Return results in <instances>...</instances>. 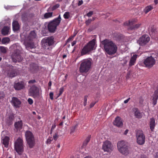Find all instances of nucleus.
Returning <instances> with one entry per match:
<instances>
[{
	"label": "nucleus",
	"mask_w": 158,
	"mask_h": 158,
	"mask_svg": "<svg viewBox=\"0 0 158 158\" xmlns=\"http://www.w3.org/2000/svg\"><path fill=\"white\" fill-rule=\"evenodd\" d=\"M35 82H36V81L35 80H30L28 81V83L29 84H33V83H34Z\"/></svg>",
	"instance_id": "44"
},
{
	"label": "nucleus",
	"mask_w": 158,
	"mask_h": 158,
	"mask_svg": "<svg viewBox=\"0 0 158 158\" xmlns=\"http://www.w3.org/2000/svg\"><path fill=\"white\" fill-rule=\"evenodd\" d=\"M158 98V89L155 91L154 94L153 95V104L154 106L155 105L157 102Z\"/></svg>",
	"instance_id": "23"
},
{
	"label": "nucleus",
	"mask_w": 158,
	"mask_h": 158,
	"mask_svg": "<svg viewBox=\"0 0 158 158\" xmlns=\"http://www.w3.org/2000/svg\"><path fill=\"white\" fill-rule=\"evenodd\" d=\"M113 124L118 127H121L123 125L122 120L120 117L117 116L115 118Z\"/></svg>",
	"instance_id": "19"
},
{
	"label": "nucleus",
	"mask_w": 158,
	"mask_h": 158,
	"mask_svg": "<svg viewBox=\"0 0 158 158\" xmlns=\"http://www.w3.org/2000/svg\"><path fill=\"white\" fill-rule=\"evenodd\" d=\"M41 42L42 48L46 50H50V46L54 43V38L52 36L45 37L42 40Z\"/></svg>",
	"instance_id": "7"
},
{
	"label": "nucleus",
	"mask_w": 158,
	"mask_h": 158,
	"mask_svg": "<svg viewBox=\"0 0 158 158\" xmlns=\"http://www.w3.org/2000/svg\"><path fill=\"white\" fill-rule=\"evenodd\" d=\"M102 44L103 45L105 52L109 55L115 54L117 51L116 45L112 41L105 39L102 41Z\"/></svg>",
	"instance_id": "2"
},
{
	"label": "nucleus",
	"mask_w": 158,
	"mask_h": 158,
	"mask_svg": "<svg viewBox=\"0 0 158 158\" xmlns=\"http://www.w3.org/2000/svg\"><path fill=\"white\" fill-rule=\"evenodd\" d=\"M67 56V55L65 54L63 55L62 57L63 59L65 58Z\"/></svg>",
	"instance_id": "57"
},
{
	"label": "nucleus",
	"mask_w": 158,
	"mask_h": 158,
	"mask_svg": "<svg viewBox=\"0 0 158 158\" xmlns=\"http://www.w3.org/2000/svg\"><path fill=\"white\" fill-rule=\"evenodd\" d=\"M58 135H57L56 134L54 135L53 136V138L54 140H56L58 138Z\"/></svg>",
	"instance_id": "43"
},
{
	"label": "nucleus",
	"mask_w": 158,
	"mask_h": 158,
	"mask_svg": "<svg viewBox=\"0 0 158 158\" xmlns=\"http://www.w3.org/2000/svg\"><path fill=\"white\" fill-rule=\"evenodd\" d=\"M150 38L147 35H144L140 37L137 41V43L141 46L145 45L150 40Z\"/></svg>",
	"instance_id": "16"
},
{
	"label": "nucleus",
	"mask_w": 158,
	"mask_h": 158,
	"mask_svg": "<svg viewBox=\"0 0 158 158\" xmlns=\"http://www.w3.org/2000/svg\"><path fill=\"white\" fill-rule=\"evenodd\" d=\"M139 56L138 55H134L131 58L129 63V66H131L135 64L136 60V59Z\"/></svg>",
	"instance_id": "22"
},
{
	"label": "nucleus",
	"mask_w": 158,
	"mask_h": 158,
	"mask_svg": "<svg viewBox=\"0 0 158 158\" xmlns=\"http://www.w3.org/2000/svg\"><path fill=\"white\" fill-rule=\"evenodd\" d=\"M13 30L14 31H17L19 30V26L18 22L14 21L12 23Z\"/></svg>",
	"instance_id": "27"
},
{
	"label": "nucleus",
	"mask_w": 158,
	"mask_h": 158,
	"mask_svg": "<svg viewBox=\"0 0 158 158\" xmlns=\"http://www.w3.org/2000/svg\"><path fill=\"white\" fill-rule=\"evenodd\" d=\"M132 111L134 112V115L135 118H140L142 117V115L138 108H134L132 109Z\"/></svg>",
	"instance_id": "21"
},
{
	"label": "nucleus",
	"mask_w": 158,
	"mask_h": 158,
	"mask_svg": "<svg viewBox=\"0 0 158 158\" xmlns=\"http://www.w3.org/2000/svg\"><path fill=\"white\" fill-rule=\"evenodd\" d=\"M15 148L16 152L19 155L22 154L24 151L23 141L21 138H19L14 143Z\"/></svg>",
	"instance_id": "9"
},
{
	"label": "nucleus",
	"mask_w": 158,
	"mask_h": 158,
	"mask_svg": "<svg viewBox=\"0 0 158 158\" xmlns=\"http://www.w3.org/2000/svg\"><path fill=\"white\" fill-rule=\"evenodd\" d=\"M86 104H87V102H85V101H84V105L85 106L86 105Z\"/></svg>",
	"instance_id": "63"
},
{
	"label": "nucleus",
	"mask_w": 158,
	"mask_h": 158,
	"mask_svg": "<svg viewBox=\"0 0 158 158\" xmlns=\"http://www.w3.org/2000/svg\"><path fill=\"white\" fill-rule=\"evenodd\" d=\"M117 146L118 150L123 154L127 155L129 153L128 147L124 141L121 140L118 142Z\"/></svg>",
	"instance_id": "8"
},
{
	"label": "nucleus",
	"mask_w": 158,
	"mask_h": 158,
	"mask_svg": "<svg viewBox=\"0 0 158 158\" xmlns=\"http://www.w3.org/2000/svg\"><path fill=\"white\" fill-rule=\"evenodd\" d=\"M87 97H88V96H85L84 97V101H85V102L87 101Z\"/></svg>",
	"instance_id": "55"
},
{
	"label": "nucleus",
	"mask_w": 158,
	"mask_h": 158,
	"mask_svg": "<svg viewBox=\"0 0 158 158\" xmlns=\"http://www.w3.org/2000/svg\"><path fill=\"white\" fill-rule=\"evenodd\" d=\"M128 130L127 129L125 130L124 132V134L125 135H126L127 134V133L128 132Z\"/></svg>",
	"instance_id": "56"
},
{
	"label": "nucleus",
	"mask_w": 158,
	"mask_h": 158,
	"mask_svg": "<svg viewBox=\"0 0 158 158\" xmlns=\"http://www.w3.org/2000/svg\"><path fill=\"white\" fill-rule=\"evenodd\" d=\"M49 96L51 99L52 100L53 99V93L52 92H50Z\"/></svg>",
	"instance_id": "41"
},
{
	"label": "nucleus",
	"mask_w": 158,
	"mask_h": 158,
	"mask_svg": "<svg viewBox=\"0 0 158 158\" xmlns=\"http://www.w3.org/2000/svg\"><path fill=\"white\" fill-rule=\"evenodd\" d=\"M26 85V84L23 81H21L14 84V88L15 90H19L22 89H23Z\"/></svg>",
	"instance_id": "18"
},
{
	"label": "nucleus",
	"mask_w": 158,
	"mask_h": 158,
	"mask_svg": "<svg viewBox=\"0 0 158 158\" xmlns=\"http://www.w3.org/2000/svg\"><path fill=\"white\" fill-rule=\"evenodd\" d=\"M93 13V11H90L87 14V16L89 17H90L92 15Z\"/></svg>",
	"instance_id": "39"
},
{
	"label": "nucleus",
	"mask_w": 158,
	"mask_h": 158,
	"mask_svg": "<svg viewBox=\"0 0 158 158\" xmlns=\"http://www.w3.org/2000/svg\"><path fill=\"white\" fill-rule=\"evenodd\" d=\"M90 136H89L86 138V139H85V140L84 142H88V143L89 142V141H90Z\"/></svg>",
	"instance_id": "42"
},
{
	"label": "nucleus",
	"mask_w": 158,
	"mask_h": 158,
	"mask_svg": "<svg viewBox=\"0 0 158 158\" xmlns=\"http://www.w3.org/2000/svg\"><path fill=\"white\" fill-rule=\"evenodd\" d=\"M10 41V39L8 37H5L3 38L1 41L2 44H6L8 43Z\"/></svg>",
	"instance_id": "32"
},
{
	"label": "nucleus",
	"mask_w": 158,
	"mask_h": 158,
	"mask_svg": "<svg viewBox=\"0 0 158 158\" xmlns=\"http://www.w3.org/2000/svg\"><path fill=\"white\" fill-rule=\"evenodd\" d=\"M154 2L156 4H157L158 2V1L157 0H155Z\"/></svg>",
	"instance_id": "61"
},
{
	"label": "nucleus",
	"mask_w": 158,
	"mask_h": 158,
	"mask_svg": "<svg viewBox=\"0 0 158 158\" xmlns=\"http://www.w3.org/2000/svg\"><path fill=\"white\" fill-rule=\"evenodd\" d=\"M52 139H53L52 137H49L46 142V143L50 144Z\"/></svg>",
	"instance_id": "36"
},
{
	"label": "nucleus",
	"mask_w": 158,
	"mask_h": 158,
	"mask_svg": "<svg viewBox=\"0 0 158 158\" xmlns=\"http://www.w3.org/2000/svg\"><path fill=\"white\" fill-rule=\"evenodd\" d=\"M155 121L154 118H151L150 121V128L151 131H152L155 126Z\"/></svg>",
	"instance_id": "24"
},
{
	"label": "nucleus",
	"mask_w": 158,
	"mask_h": 158,
	"mask_svg": "<svg viewBox=\"0 0 158 158\" xmlns=\"http://www.w3.org/2000/svg\"><path fill=\"white\" fill-rule=\"evenodd\" d=\"M153 8L152 6L149 5L145 7L143 11L145 14H146L149 11L153 9Z\"/></svg>",
	"instance_id": "31"
},
{
	"label": "nucleus",
	"mask_w": 158,
	"mask_h": 158,
	"mask_svg": "<svg viewBox=\"0 0 158 158\" xmlns=\"http://www.w3.org/2000/svg\"><path fill=\"white\" fill-rule=\"evenodd\" d=\"M88 143V142H85L84 141L83 144V147L87 145Z\"/></svg>",
	"instance_id": "54"
},
{
	"label": "nucleus",
	"mask_w": 158,
	"mask_h": 158,
	"mask_svg": "<svg viewBox=\"0 0 158 158\" xmlns=\"http://www.w3.org/2000/svg\"><path fill=\"white\" fill-rule=\"evenodd\" d=\"M64 90V89L63 87L60 88L59 89V93L58 97L60 96L63 93Z\"/></svg>",
	"instance_id": "38"
},
{
	"label": "nucleus",
	"mask_w": 158,
	"mask_h": 158,
	"mask_svg": "<svg viewBox=\"0 0 158 158\" xmlns=\"http://www.w3.org/2000/svg\"><path fill=\"white\" fill-rule=\"evenodd\" d=\"M9 139V138L7 136H5L3 138H2V143L5 147L7 148L8 147Z\"/></svg>",
	"instance_id": "26"
},
{
	"label": "nucleus",
	"mask_w": 158,
	"mask_h": 158,
	"mask_svg": "<svg viewBox=\"0 0 158 158\" xmlns=\"http://www.w3.org/2000/svg\"><path fill=\"white\" fill-rule=\"evenodd\" d=\"M94 18H93L92 19H89L85 21V23L87 25H88L92 21H94Z\"/></svg>",
	"instance_id": "35"
},
{
	"label": "nucleus",
	"mask_w": 158,
	"mask_h": 158,
	"mask_svg": "<svg viewBox=\"0 0 158 158\" xmlns=\"http://www.w3.org/2000/svg\"><path fill=\"white\" fill-rule=\"evenodd\" d=\"M29 94L34 98H38L39 96V88L35 86H32L29 90Z\"/></svg>",
	"instance_id": "14"
},
{
	"label": "nucleus",
	"mask_w": 158,
	"mask_h": 158,
	"mask_svg": "<svg viewBox=\"0 0 158 158\" xmlns=\"http://www.w3.org/2000/svg\"><path fill=\"white\" fill-rule=\"evenodd\" d=\"M156 158H158V152L156 153Z\"/></svg>",
	"instance_id": "59"
},
{
	"label": "nucleus",
	"mask_w": 158,
	"mask_h": 158,
	"mask_svg": "<svg viewBox=\"0 0 158 158\" xmlns=\"http://www.w3.org/2000/svg\"><path fill=\"white\" fill-rule=\"evenodd\" d=\"M15 128L18 130H20L22 129L23 126V123L22 120L15 122L14 124Z\"/></svg>",
	"instance_id": "25"
},
{
	"label": "nucleus",
	"mask_w": 158,
	"mask_h": 158,
	"mask_svg": "<svg viewBox=\"0 0 158 158\" xmlns=\"http://www.w3.org/2000/svg\"><path fill=\"white\" fill-rule=\"evenodd\" d=\"M19 74V71L12 66L10 67V69L7 72V76L10 77H13Z\"/></svg>",
	"instance_id": "15"
},
{
	"label": "nucleus",
	"mask_w": 158,
	"mask_h": 158,
	"mask_svg": "<svg viewBox=\"0 0 158 158\" xmlns=\"http://www.w3.org/2000/svg\"><path fill=\"white\" fill-rule=\"evenodd\" d=\"M95 102H92L91 103V104L90 105V108L92 107L95 104Z\"/></svg>",
	"instance_id": "52"
},
{
	"label": "nucleus",
	"mask_w": 158,
	"mask_h": 158,
	"mask_svg": "<svg viewBox=\"0 0 158 158\" xmlns=\"http://www.w3.org/2000/svg\"><path fill=\"white\" fill-rule=\"evenodd\" d=\"M156 29L155 28L153 27L151 29V31L153 33H155L156 31Z\"/></svg>",
	"instance_id": "50"
},
{
	"label": "nucleus",
	"mask_w": 158,
	"mask_h": 158,
	"mask_svg": "<svg viewBox=\"0 0 158 158\" xmlns=\"http://www.w3.org/2000/svg\"><path fill=\"white\" fill-rule=\"evenodd\" d=\"M124 24L125 25L129 26V29L131 30H133L138 28L140 26L141 24H135L134 21L131 20L128 22H125Z\"/></svg>",
	"instance_id": "17"
},
{
	"label": "nucleus",
	"mask_w": 158,
	"mask_h": 158,
	"mask_svg": "<svg viewBox=\"0 0 158 158\" xmlns=\"http://www.w3.org/2000/svg\"><path fill=\"white\" fill-rule=\"evenodd\" d=\"M28 102L30 105H31L33 103V100L30 98H29L28 99Z\"/></svg>",
	"instance_id": "40"
},
{
	"label": "nucleus",
	"mask_w": 158,
	"mask_h": 158,
	"mask_svg": "<svg viewBox=\"0 0 158 158\" xmlns=\"http://www.w3.org/2000/svg\"><path fill=\"white\" fill-rule=\"evenodd\" d=\"M96 47V40L93 39L84 46L81 51V55L83 56L88 54L89 52L94 50Z\"/></svg>",
	"instance_id": "5"
},
{
	"label": "nucleus",
	"mask_w": 158,
	"mask_h": 158,
	"mask_svg": "<svg viewBox=\"0 0 158 158\" xmlns=\"http://www.w3.org/2000/svg\"><path fill=\"white\" fill-rule=\"evenodd\" d=\"M83 3V1L82 0L79 1L78 3V6H80Z\"/></svg>",
	"instance_id": "46"
},
{
	"label": "nucleus",
	"mask_w": 158,
	"mask_h": 158,
	"mask_svg": "<svg viewBox=\"0 0 158 158\" xmlns=\"http://www.w3.org/2000/svg\"><path fill=\"white\" fill-rule=\"evenodd\" d=\"M25 135L29 147L32 148L35 144V139L32 133L30 131H27L25 132Z\"/></svg>",
	"instance_id": "10"
},
{
	"label": "nucleus",
	"mask_w": 158,
	"mask_h": 158,
	"mask_svg": "<svg viewBox=\"0 0 158 158\" xmlns=\"http://www.w3.org/2000/svg\"><path fill=\"white\" fill-rule=\"evenodd\" d=\"M102 149L105 152H110L113 151V147L110 141L106 140L103 142Z\"/></svg>",
	"instance_id": "13"
},
{
	"label": "nucleus",
	"mask_w": 158,
	"mask_h": 158,
	"mask_svg": "<svg viewBox=\"0 0 158 158\" xmlns=\"http://www.w3.org/2000/svg\"><path fill=\"white\" fill-rule=\"evenodd\" d=\"M63 17L65 19H69L70 17L69 12H65L64 14Z\"/></svg>",
	"instance_id": "34"
},
{
	"label": "nucleus",
	"mask_w": 158,
	"mask_h": 158,
	"mask_svg": "<svg viewBox=\"0 0 158 158\" xmlns=\"http://www.w3.org/2000/svg\"><path fill=\"white\" fill-rule=\"evenodd\" d=\"M140 158H147L146 156L144 155H142Z\"/></svg>",
	"instance_id": "58"
},
{
	"label": "nucleus",
	"mask_w": 158,
	"mask_h": 158,
	"mask_svg": "<svg viewBox=\"0 0 158 158\" xmlns=\"http://www.w3.org/2000/svg\"><path fill=\"white\" fill-rule=\"evenodd\" d=\"M156 60L152 56L146 57L143 60V64L145 66L148 68L152 67L156 64Z\"/></svg>",
	"instance_id": "11"
},
{
	"label": "nucleus",
	"mask_w": 158,
	"mask_h": 158,
	"mask_svg": "<svg viewBox=\"0 0 158 158\" xmlns=\"http://www.w3.org/2000/svg\"><path fill=\"white\" fill-rule=\"evenodd\" d=\"M48 85L49 86H51L52 85V83H51V81H50V82H49L48 83Z\"/></svg>",
	"instance_id": "62"
},
{
	"label": "nucleus",
	"mask_w": 158,
	"mask_h": 158,
	"mask_svg": "<svg viewBox=\"0 0 158 158\" xmlns=\"http://www.w3.org/2000/svg\"><path fill=\"white\" fill-rule=\"evenodd\" d=\"M137 142L139 145L143 144L145 141V136L141 130L137 131L136 133Z\"/></svg>",
	"instance_id": "12"
},
{
	"label": "nucleus",
	"mask_w": 158,
	"mask_h": 158,
	"mask_svg": "<svg viewBox=\"0 0 158 158\" xmlns=\"http://www.w3.org/2000/svg\"><path fill=\"white\" fill-rule=\"evenodd\" d=\"M92 60L91 58L84 59L81 61L79 71L81 73H86L91 68Z\"/></svg>",
	"instance_id": "3"
},
{
	"label": "nucleus",
	"mask_w": 158,
	"mask_h": 158,
	"mask_svg": "<svg viewBox=\"0 0 158 158\" xmlns=\"http://www.w3.org/2000/svg\"><path fill=\"white\" fill-rule=\"evenodd\" d=\"M73 36H70V37L68 38V39L67 40V42H70V41H71L72 40V39H73Z\"/></svg>",
	"instance_id": "48"
},
{
	"label": "nucleus",
	"mask_w": 158,
	"mask_h": 158,
	"mask_svg": "<svg viewBox=\"0 0 158 158\" xmlns=\"http://www.w3.org/2000/svg\"><path fill=\"white\" fill-rule=\"evenodd\" d=\"M63 122H61L59 124V126H62L63 124Z\"/></svg>",
	"instance_id": "60"
},
{
	"label": "nucleus",
	"mask_w": 158,
	"mask_h": 158,
	"mask_svg": "<svg viewBox=\"0 0 158 158\" xmlns=\"http://www.w3.org/2000/svg\"><path fill=\"white\" fill-rule=\"evenodd\" d=\"M22 158H28L26 154H23Z\"/></svg>",
	"instance_id": "53"
},
{
	"label": "nucleus",
	"mask_w": 158,
	"mask_h": 158,
	"mask_svg": "<svg viewBox=\"0 0 158 158\" xmlns=\"http://www.w3.org/2000/svg\"><path fill=\"white\" fill-rule=\"evenodd\" d=\"M60 15L58 17L50 22L48 25V28L49 31L52 33H54L57 28V27L59 25L61 21Z\"/></svg>",
	"instance_id": "6"
},
{
	"label": "nucleus",
	"mask_w": 158,
	"mask_h": 158,
	"mask_svg": "<svg viewBox=\"0 0 158 158\" xmlns=\"http://www.w3.org/2000/svg\"><path fill=\"white\" fill-rule=\"evenodd\" d=\"M14 116L13 114H10V115L9 116V118L10 120L13 119L14 118Z\"/></svg>",
	"instance_id": "45"
},
{
	"label": "nucleus",
	"mask_w": 158,
	"mask_h": 158,
	"mask_svg": "<svg viewBox=\"0 0 158 158\" xmlns=\"http://www.w3.org/2000/svg\"><path fill=\"white\" fill-rule=\"evenodd\" d=\"M7 49V48L6 47L2 46H0V51L3 53L5 54L6 52Z\"/></svg>",
	"instance_id": "33"
},
{
	"label": "nucleus",
	"mask_w": 158,
	"mask_h": 158,
	"mask_svg": "<svg viewBox=\"0 0 158 158\" xmlns=\"http://www.w3.org/2000/svg\"><path fill=\"white\" fill-rule=\"evenodd\" d=\"M10 48L14 50V52L10 54L12 61L14 62L21 61L23 59L21 55L22 49L19 44L18 43L13 44L10 46Z\"/></svg>",
	"instance_id": "1"
},
{
	"label": "nucleus",
	"mask_w": 158,
	"mask_h": 158,
	"mask_svg": "<svg viewBox=\"0 0 158 158\" xmlns=\"http://www.w3.org/2000/svg\"><path fill=\"white\" fill-rule=\"evenodd\" d=\"M53 16V12H49L46 13L44 15V17L42 19H48L51 18Z\"/></svg>",
	"instance_id": "29"
},
{
	"label": "nucleus",
	"mask_w": 158,
	"mask_h": 158,
	"mask_svg": "<svg viewBox=\"0 0 158 158\" xmlns=\"http://www.w3.org/2000/svg\"><path fill=\"white\" fill-rule=\"evenodd\" d=\"M11 103L16 108L19 107L21 103V102L18 98L15 97L12 98Z\"/></svg>",
	"instance_id": "20"
},
{
	"label": "nucleus",
	"mask_w": 158,
	"mask_h": 158,
	"mask_svg": "<svg viewBox=\"0 0 158 158\" xmlns=\"http://www.w3.org/2000/svg\"><path fill=\"white\" fill-rule=\"evenodd\" d=\"M60 6V5L59 4H56L53 6L49 7L47 9V11L49 12L51 11V10L52 11L54 10L57 8H58Z\"/></svg>",
	"instance_id": "30"
},
{
	"label": "nucleus",
	"mask_w": 158,
	"mask_h": 158,
	"mask_svg": "<svg viewBox=\"0 0 158 158\" xmlns=\"http://www.w3.org/2000/svg\"><path fill=\"white\" fill-rule=\"evenodd\" d=\"M84 158H92L90 156H88L85 157Z\"/></svg>",
	"instance_id": "64"
},
{
	"label": "nucleus",
	"mask_w": 158,
	"mask_h": 158,
	"mask_svg": "<svg viewBox=\"0 0 158 158\" xmlns=\"http://www.w3.org/2000/svg\"><path fill=\"white\" fill-rule=\"evenodd\" d=\"M10 27L8 26H5L2 30V34L4 35H7L9 33Z\"/></svg>",
	"instance_id": "28"
},
{
	"label": "nucleus",
	"mask_w": 158,
	"mask_h": 158,
	"mask_svg": "<svg viewBox=\"0 0 158 158\" xmlns=\"http://www.w3.org/2000/svg\"><path fill=\"white\" fill-rule=\"evenodd\" d=\"M4 97V94L3 92L0 91V99Z\"/></svg>",
	"instance_id": "47"
},
{
	"label": "nucleus",
	"mask_w": 158,
	"mask_h": 158,
	"mask_svg": "<svg viewBox=\"0 0 158 158\" xmlns=\"http://www.w3.org/2000/svg\"><path fill=\"white\" fill-rule=\"evenodd\" d=\"M56 125L55 123H54V124H52V126L51 127V131H50V134H52L53 131L56 128Z\"/></svg>",
	"instance_id": "37"
},
{
	"label": "nucleus",
	"mask_w": 158,
	"mask_h": 158,
	"mask_svg": "<svg viewBox=\"0 0 158 158\" xmlns=\"http://www.w3.org/2000/svg\"><path fill=\"white\" fill-rule=\"evenodd\" d=\"M77 41L76 40H74L72 43L71 45L72 46H73L75 44H76Z\"/></svg>",
	"instance_id": "49"
},
{
	"label": "nucleus",
	"mask_w": 158,
	"mask_h": 158,
	"mask_svg": "<svg viewBox=\"0 0 158 158\" xmlns=\"http://www.w3.org/2000/svg\"><path fill=\"white\" fill-rule=\"evenodd\" d=\"M36 36V34L34 31H31L28 36L24 40V44L27 49H30L34 48L35 46L33 42V40Z\"/></svg>",
	"instance_id": "4"
},
{
	"label": "nucleus",
	"mask_w": 158,
	"mask_h": 158,
	"mask_svg": "<svg viewBox=\"0 0 158 158\" xmlns=\"http://www.w3.org/2000/svg\"><path fill=\"white\" fill-rule=\"evenodd\" d=\"M130 99V98H129L127 99V100H126L124 101V103H127Z\"/></svg>",
	"instance_id": "51"
}]
</instances>
